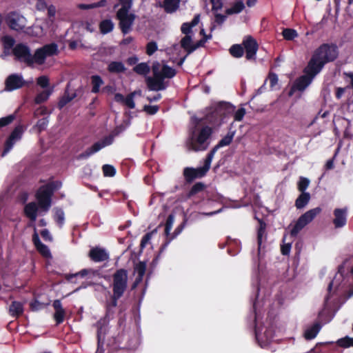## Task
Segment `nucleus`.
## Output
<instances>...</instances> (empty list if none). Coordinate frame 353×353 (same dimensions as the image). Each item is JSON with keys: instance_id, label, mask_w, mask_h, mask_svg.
Segmentation results:
<instances>
[{"instance_id": "1", "label": "nucleus", "mask_w": 353, "mask_h": 353, "mask_svg": "<svg viewBox=\"0 0 353 353\" xmlns=\"http://www.w3.org/2000/svg\"><path fill=\"white\" fill-rule=\"evenodd\" d=\"M339 56V49L335 43H323L314 50L308 61L312 73L318 74L329 63L335 61Z\"/></svg>"}, {"instance_id": "2", "label": "nucleus", "mask_w": 353, "mask_h": 353, "mask_svg": "<svg viewBox=\"0 0 353 353\" xmlns=\"http://www.w3.org/2000/svg\"><path fill=\"white\" fill-rule=\"evenodd\" d=\"M213 130L208 125L201 128H194L189 134L186 145L189 150L194 152L204 151L210 145V139Z\"/></svg>"}, {"instance_id": "3", "label": "nucleus", "mask_w": 353, "mask_h": 353, "mask_svg": "<svg viewBox=\"0 0 353 353\" xmlns=\"http://www.w3.org/2000/svg\"><path fill=\"white\" fill-rule=\"evenodd\" d=\"M61 187L59 181H53L41 185L36 192L39 208L44 212H48L52 204V196L57 190Z\"/></svg>"}, {"instance_id": "4", "label": "nucleus", "mask_w": 353, "mask_h": 353, "mask_svg": "<svg viewBox=\"0 0 353 353\" xmlns=\"http://www.w3.org/2000/svg\"><path fill=\"white\" fill-rule=\"evenodd\" d=\"M122 130V126L117 127L109 135L105 137L101 141L94 143L91 147L79 154L77 157V159H86L104 147L111 145L114 142V137L118 136Z\"/></svg>"}, {"instance_id": "5", "label": "nucleus", "mask_w": 353, "mask_h": 353, "mask_svg": "<svg viewBox=\"0 0 353 353\" xmlns=\"http://www.w3.org/2000/svg\"><path fill=\"white\" fill-rule=\"evenodd\" d=\"M12 54L14 60L21 63H24L28 67H32L34 63L37 64L35 52L31 53L30 48L23 43H17L12 49Z\"/></svg>"}, {"instance_id": "6", "label": "nucleus", "mask_w": 353, "mask_h": 353, "mask_svg": "<svg viewBox=\"0 0 353 353\" xmlns=\"http://www.w3.org/2000/svg\"><path fill=\"white\" fill-rule=\"evenodd\" d=\"M111 288L113 293L124 295L128 289V272L124 268L117 269L112 275Z\"/></svg>"}, {"instance_id": "7", "label": "nucleus", "mask_w": 353, "mask_h": 353, "mask_svg": "<svg viewBox=\"0 0 353 353\" xmlns=\"http://www.w3.org/2000/svg\"><path fill=\"white\" fill-rule=\"evenodd\" d=\"M305 75L301 76L298 78L293 85L292 86L289 95L292 96L295 90L303 91L311 83L312 79L316 75L314 73H312L310 70L308 68V64L304 69Z\"/></svg>"}, {"instance_id": "8", "label": "nucleus", "mask_w": 353, "mask_h": 353, "mask_svg": "<svg viewBox=\"0 0 353 353\" xmlns=\"http://www.w3.org/2000/svg\"><path fill=\"white\" fill-rule=\"evenodd\" d=\"M58 46L55 43L44 45L35 50V57L37 65H43L47 57L57 54Z\"/></svg>"}, {"instance_id": "9", "label": "nucleus", "mask_w": 353, "mask_h": 353, "mask_svg": "<svg viewBox=\"0 0 353 353\" xmlns=\"http://www.w3.org/2000/svg\"><path fill=\"white\" fill-rule=\"evenodd\" d=\"M136 17L134 13H116V18L119 20V27L123 34H128L132 30Z\"/></svg>"}, {"instance_id": "10", "label": "nucleus", "mask_w": 353, "mask_h": 353, "mask_svg": "<svg viewBox=\"0 0 353 353\" xmlns=\"http://www.w3.org/2000/svg\"><path fill=\"white\" fill-rule=\"evenodd\" d=\"M6 23L11 30L17 32L22 31L26 27V19L15 11L10 12L7 14Z\"/></svg>"}, {"instance_id": "11", "label": "nucleus", "mask_w": 353, "mask_h": 353, "mask_svg": "<svg viewBox=\"0 0 353 353\" xmlns=\"http://www.w3.org/2000/svg\"><path fill=\"white\" fill-rule=\"evenodd\" d=\"M242 46L245 52V58L248 60H255L256 54L259 49L256 40L252 36H247L243 39Z\"/></svg>"}, {"instance_id": "12", "label": "nucleus", "mask_w": 353, "mask_h": 353, "mask_svg": "<svg viewBox=\"0 0 353 353\" xmlns=\"http://www.w3.org/2000/svg\"><path fill=\"white\" fill-rule=\"evenodd\" d=\"M26 85V81L23 79L21 74H10L5 81V90L6 91H13L20 89Z\"/></svg>"}, {"instance_id": "13", "label": "nucleus", "mask_w": 353, "mask_h": 353, "mask_svg": "<svg viewBox=\"0 0 353 353\" xmlns=\"http://www.w3.org/2000/svg\"><path fill=\"white\" fill-rule=\"evenodd\" d=\"M207 172L203 167L196 168L187 167L184 168L183 174L185 181L188 183H190L196 179L203 178L206 175Z\"/></svg>"}, {"instance_id": "14", "label": "nucleus", "mask_w": 353, "mask_h": 353, "mask_svg": "<svg viewBox=\"0 0 353 353\" xmlns=\"http://www.w3.org/2000/svg\"><path fill=\"white\" fill-rule=\"evenodd\" d=\"M88 256L96 263L108 261L110 258L109 253L106 250L99 246L91 248L88 252Z\"/></svg>"}, {"instance_id": "15", "label": "nucleus", "mask_w": 353, "mask_h": 353, "mask_svg": "<svg viewBox=\"0 0 353 353\" xmlns=\"http://www.w3.org/2000/svg\"><path fill=\"white\" fill-rule=\"evenodd\" d=\"M214 114L218 115L217 120L215 122H223L224 119L227 117L231 110V105L228 103L220 102L214 108Z\"/></svg>"}, {"instance_id": "16", "label": "nucleus", "mask_w": 353, "mask_h": 353, "mask_svg": "<svg viewBox=\"0 0 353 353\" xmlns=\"http://www.w3.org/2000/svg\"><path fill=\"white\" fill-rule=\"evenodd\" d=\"M347 208H336L334 210L333 224L336 228L345 226L347 223Z\"/></svg>"}, {"instance_id": "17", "label": "nucleus", "mask_w": 353, "mask_h": 353, "mask_svg": "<svg viewBox=\"0 0 353 353\" xmlns=\"http://www.w3.org/2000/svg\"><path fill=\"white\" fill-rule=\"evenodd\" d=\"M52 306L54 309V313L53 314L54 320L57 325H60L65 320V310L63 309L62 303L59 299H56L53 301Z\"/></svg>"}, {"instance_id": "18", "label": "nucleus", "mask_w": 353, "mask_h": 353, "mask_svg": "<svg viewBox=\"0 0 353 353\" xmlns=\"http://www.w3.org/2000/svg\"><path fill=\"white\" fill-rule=\"evenodd\" d=\"M320 207L311 209L302 215L298 219L301 221L305 226L313 221V219L321 212Z\"/></svg>"}, {"instance_id": "19", "label": "nucleus", "mask_w": 353, "mask_h": 353, "mask_svg": "<svg viewBox=\"0 0 353 353\" xmlns=\"http://www.w3.org/2000/svg\"><path fill=\"white\" fill-rule=\"evenodd\" d=\"M145 81L148 90L151 91L164 90L168 86L167 83L157 81L154 79H152L151 77H148Z\"/></svg>"}, {"instance_id": "20", "label": "nucleus", "mask_w": 353, "mask_h": 353, "mask_svg": "<svg viewBox=\"0 0 353 353\" xmlns=\"http://www.w3.org/2000/svg\"><path fill=\"white\" fill-rule=\"evenodd\" d=\"M186 221L187 220L184 219L183 222L174 230V232L172 234H170L168 238L165 239L164 243H163L160 248V252H162L168 247L170 243L182 232L185 228Z\"/></svg>"}, {"instance_id": "21", "label": "nucleus", "mask_w": 353, "mask_h": 353, "mask_svg": "<svg viewBox=\"0 0 353 353\" xmlns=\"http://www.w3.org/2000/svg\"><path fill=\"white\" fill-rule=\"evenodd\" d=\"M38 207L35 202H30L24 207L25 215L32 221H34L37 219Z\"/></svg>"}, {"instance_id": "22", "label": "nucleus", "mask_w": 353, "mask_h": 353, "mask_svg": "<svg viewBox=\"0 0 353 353\" xmlns=\"http://www.w3.org/2000/svg\"><path fill=\"white\" fill-rule=\"evenodd\" d=\"M24 311L23 304L21 302L14 301L9 306V314L14 318L21 316Z\"/></svg>"}, {"instance_id": "23", "label": "nucleus", "mask_w": 353, "mask_h": 353, "mask_svg": "<svg viewBox=\"0 0 353 353\" xmlns=\"http://www.w3.org/2000/svg\"><path fill=\"white\" fill-rule=\"evenodd\" d=\"M321 328V324L317 322L315 323L312 327L307 329L304 332V337L306 340H312L314 339Z\"/></svg>"}, {"instance_id": "24", "label": "nucleus", "mask_w": 353, "mask_h": 353, "mask_svg": "<svg viewBox=\"0 0 353 353\" xmlns=\"http://www.w3.org/2000/svg\"><path fill=\"white\" fill-rule=\"evenodd\" d=\"M180 0H164L162 7L167 13H173L179 7Z\"/></svg>"}, {"instance_id": "25", "label": "nucleus", "mask_w": 353, "mask_h": 353, "mask_svg": "<svg viewBox=\"0 0 353 353\" xmlns=\"http://www.w3.org/2000/svg\"><path fill=\"white\" fill-rule=\"evenodd\" d=\"M108 70L110 73H123L126 68L121 61H111L108 65Z\"/></svg>"}, {"instance_id": "26", "label": "nucleus", "mask_w": 353, "mask_h": 353, "mask_svg": "<svg viewBox=\"0 0 353 353\" xmlns=\"http://www.w3.org/2000/svg\"><path fill=\"white\" fill-rule=\"evenodd\" d=\"M310 194L309 192H301L295 201V206L297 209L303 208L310 201Z\"/></svg>"}, {"instance_id": "27", "label": "nucleus", "mask_w": 353, "mask_h": 353, "mask_svg": "<svg viewBox=\"0 0 353 353\" xmlns=\"http://www.w3.org/2000/svg\"><path fill=\"white\" fill-rule=\"evenodd\" d=\"M114 27V24L111 19L102 20L99 23V30L103 34L111 32L113 30Z\"/></svg>"}, {"instance_id": "28", "label": "nucleus", "mask_w": 353, "mask_h": 353, "mask_svg": "<svg viewBox=\"0 0 353 353\" xmlns=\"http://www.w3.org/2000/svg\"><path fill=\"white\" fill-rule=\"evenodd\" d=\"M161 64L158 61H155L152 63V71L153 77L152 79L160 82H165V77L162 74V72L160 70Z\"/></svg>"}, {"instance_id": "29", "label": "nucleus", "mask_w": 353, "mask_h": 353, "mask_svg": "<svg viewBox=\"0 0 353 353\" xmlns=\"http://www.w3.org/2000/svg\"><path fill=\"white\" fill-rule=\"evenodd\" d=\"M92 84V92L98 93L100 91V87L104 83L102 78L97 74L92 75L90 77Z\"/></svg>"}, {"instance_id": "30", "label": "nucleus", "mask_w": 353, "mask_h": 353, "mask_svg": "<svg viewBox=\"0 0 353 353\" xmlns=\"http://www.w3.org/2000/svg\"><path fill=\"white\" fill-rule=\"evenodd\" d=\"M206 188V185L202 182H196L195 184L192 185L188 193L187 194V197L188 199L192 198L194 195L204 191Z\"/></svg>"}, {"instance_id": "31", "label": "nucleus", "mask_w": 353, "mask_h": 353, "mask_svg": "<svg viewBox=\"0 0 353 353\" xmlns=\"http://www.w3.org/2000/svg\"><path fill=\"white\" fill-rule=\"evenodd\" d=\"M234 133V131L229 132L214 148L218 150L220 148L229 145L233 140Z\"/></svg>"}, {"instance_id": "32", "label": "nucleus", "mask_w": 353, "mask_h": 353, "mask_svg": "<svg viewBox=\"0 0 353 353\" xmlns=\"http://www.w3.org/2000/svg\"><path fill=\"white\" fill-rule=\"evenodd\" d=\"M52 92V88L43 90L37 94L34 99L36 104H41L46 102Z\"/></svg>"}, {"instance_id": "33", "label": "nucleus", "mask_w": 353, "mask_h": 353, "mask_svg": "<svg viewBox=\"0 0 353 353\" xmlns=\"http://www.w3.org/2000/svg\"><path fill=\"white\" fill-rule=\"evenodd\" d=\"M245 5L242 1H239L234 3V4L230 8L225 10V14L227 15H231L234 14H239L243 10Z\"/></svg>"}, {"instance_id": "34", "label": "nucleus", "mask_w": 353, "mask_h": 353, "mask_svg": "<svg viewBox=\"0 0 353 353\" xmlns=\"http://www.w3.org/2000/svg\"><path fill=\"white\" fill-rule=\"evenodd\" d=\"M133 71L139 75H146L150 72V68L147 63L143 62L137 64L134 67Z\"/></svg>"}, {"instance_id": "35", "label": "nucleus", "mask_w": 353, "mask_h": 353, "mask_svg": "<svg viewBox=\"0 0 353 353\" xmlns=\"http://www.w3.org/2000/svg\"><path fill=\"white\" fill-rule=\"evenodd\" d=\"M229 51L233 57L240 58L243 55L244 48L240 44H234L230 47Z\"/></svg>"}, {"instance_id": "36", "label": "nucleus", "mask_w": 353, "mask_h": 353, "mask_svg": "<svg viewBox=\"0 0 353 353\" xmlns=\"http://www.w3.org/2000/svg\"><path fill=\"white\" fill-rule=\"evenodd\" d=\"M54 219L59 228H62L65 221V214L61 208H56Z\"/></svg>"}, {"instance_id": "37", "label": "nucleus", "mask_w": 353, "mask_h": 353, "mask_svg": "<svg viewBox=\"0 0 353 353\" xmlns=\"http://www.w3.org/2000/svg\"><path fill=\"white\" fill-rule=\"evenodd\" d=\"M119 2L121 7L117 10V13L130 12L133 5V0H119Z\"/></svg>"}, {"instance_id": "38", "label": "nucleus", "mask_w": 353, "mask_h": 353, "mask_svg": "<svg viewBox=\"0 0 353 353\" xmlns=\"http://www.w3.org/2000/svg\"><path fill=\"white\" fill-rule=\"evenodd\" d=\"M259 227L257 230V243L260 248L262 244L263 236L265 234L266 223L263 220H259Z\"/></svg>"}, {"instance_id": "39", "label": "nucleus", "mask_w": 353, "mask_h": 353, "mask_svg": "<svg viewBox=\"0 0 353 353\" xmlns=\"http://www.w3.org/2000/svg\"><path fill=\"white\" fill-rule=\"evenodd\" d=\"M161 71L165 79H172L176 74V71L174 68L165 64L163 65Z\"/></svg>"}, {"instance_id": "40", "label": "nucleus", "mask_w": 353, "mask_h": 353, "mask_svg": "<svg viewBox=\"0 0 353 353\" xmlns=\"http://www.w3.org/2000/svg\"><path fill=\"white\" fill-rule=\"evenodd\" d=\"M48 305L49 303L41 302L37 299H34L30 303V308L32 311L36 312L44 309Z\"/></svg>"}, {"instance_id": "41", "label": "nucleus", "mask_w": 353, "mask_h": 353, "mask_svg": "<svg viewBox=\"0 0 353 353\" xmlns=\"http://www.w3.org/2000/svg\"><path fill=\"white\" fill-rule=\"evenodd\" d=\"M193 45L194 43H192V37L190 35H185L181 40V46L187 52L188 54Z\"/></svg>"}, {"instance_id": "42", "label": "nucleus", "mask_w": 353, "mask_h": 353, "mask_svg": "<svg viewBox=\"0 0 353 353\" xmlns=\"http://www.w3.org/2000/svg\"><path fill=\"white\" fill-rule=\"evenodd\" d=\"M76 97V94H72L71 96L65 94L59 101L57 107L59 110H61L69 102L73 100Z\"/></svg>"}, {"instance_id": "43", "label": "nucleus", "mask_w": 353, "mask_h": 353, "mask_svg": "<svg viewBox=\"0 0 353 353\" xmlns=\"http://www.w3.org/2000/svg\"><path fill=\"white\" fill-rule=\"evenodd\" d=\"M216 148H213L210 152L207 154L206 158L204 161V165L202 166L207 172L209 171L211 165L212 159L216 152Z\"/></svg>"}, {"instance_id": "44", "label": "nucleus", "mask_w": 353, "mask_h": 353, "mask_svg": "<svg viewBox=\"0 0 353 353\" xmlns=\"http://www.w3.org/2000/svg\"><path fill=\"white\" fill-rule=\"evenodd\" d=\"M216 114H214V110L211 109V110L205 115V120L207 123L213 125H219L222 122H215L217 120Z\"/></svg>"}, {"instance_id": "45", "label": "nucleus", "mask_w": 353, "mask_h": 353, "mask_svg": "<svg viewBox=\"0 0 353 353\" xmlns=\"http://www.w3.org/2000/svg\"><path fill=\"white\" fill-rule=\"evenodd\" d=\"M4 50H10L14 47V39L10 36H4L2 39Z\"/></svg>"}, {"instance_id": "46", "label": "nucleus", "mask_w": 353, "mask_h": 353, "mask_svg": "<svg viewBox=\"0 0 353 353\" xmlns=\"http://www.w3.org/2000/svg\"><path fill=\"white\" fill-rule=\"evenodd\" d=\"M282 34L283 38L288 41H292L298 37L297 32L295 30L291 28L283 29Z\"/></svg>"}, {"instance_id": "47", "label": "nucleus", "mask_w": 353, "mask_h": 353, "mask_svg": "<svg viewBox=\"0 0 353 353\" xmlns=\"http://www.w3.org/2000/svg\"><path fill=\"white\" fill-rule=\"evenodd\" d=\"M174 220V217L173 214L168 215V216L166 219L165 224V230H164V233H165L166 238H168L170 234V230L172 228Z\"/></svg>"}, {"instance_id": "48", "label": "nucleus", "mask_w": 353, "mask_h": 353, "mask_svg": "<svg viewBox=\"0 0 353 353\" xmlns=\"http://www.w3.org/2000/svg\"><path fill=\"white\" fill-rule=\"evenodd\" d=\"M305 225L299 219L295 223L294 225L290 230V236L292 237H296L298 234L305 228Z\"/></svg>"}, {"instance_id": "49", "label": "nucleus", "mask_w": 353, "mask_h": 353, "mask_svg": "<svg viewBox=\"0 0 353 353\" xmlns=\"http://www.w3.org/2000/svg\"><path fill=\"white\" fill-rule=\"evenodd\" d=\"M352 342L353 341H352V338H350V337L347 336H345L343 338L339 339L336 341V344L339 347H344V348H347V347H350L351 346H353V343Z\"/></svg>"}, {"instance_id": "50", "label": "nucleus", "mask_w": 353, "mask_h": 353, "mask_svg": "<svg viewBox=\"0 0 353 353\" xmlns=\"http://www.w3.org/2000/svg\"><path fill=\"white\" fill-rule=\"evenodd\" d=\"M102 170L105 176L112 177L116 174V169L113 165L109 164L103 165Z\"/></svg>"}, {"instance_id": "51", "label": "nucleus", "mask_w": 353, "mask_h": 353, "mask_svg": "<svg viewBox=\"0 0 353 353\" xmlns=\"http://www.w3.org/2000/svg\"><path fill=\"white\" fill-rule=\"evenodd\" d=\"M310 185V180L305 177L301 176L297 184V188L301 192H305V190Z\"/></svg>"}, {"instance_id": "52", "label": "nucleus", "mask_w": 353, "mask_h": 353, "mask_svg": "<svg viewBox=\"0 0 353 353\" xmlns=\"http://www.w3.org/2000/svg\"><path fill=\"white\" fill-rule=\"evenodd\" d=\"M122 296L123 295L112 292V294L111 295L110 300L106 301L105 305L116 308L118 305L119 299H120Z\"/></svg>"}, {"instance_id": "53", "label": "nucleus", "mask_w": 353, "mask_h": 353, "mask_svg": "<svg viewBox=\"0 0 353 353\" xmlns=\"http://www.w3.org/2000/svg\"><path fill=\"white\" fill-rule=\"evenodd\" d=\"M146 270V262L139 261L134 267L137 276H144Z\"/></svg>"}, {"instance_id": "54", "label": "nucleus", "mask_w": 353, "mask_h": 353, "mask_svg": "<svg viewBox=\"0 0 353 353\" xmlns=\"http://www.w3.org/2000/svg\"><path fill=\"white\" fill-rule=\"evenodd\" d=\"M134 95L135 92H133L128 94L124 99L123 103L130 109H133L135 108V103L134 101Z\"/></svg>"}, {"instance_id": "55", "label": "nucleus", "mask_w": 353, "mask_h": 353, "mask_svg": "<svg viewBox=\"0 0 353 353\" xmlns=\"http://www.w3.org/2000/svg\"><path fill=\"white\" fill-rule=\"evenodd\" d=\"M36 249L44 257L48 258L51 256V253L48 247L43 243L36 247Z\"/></svg>"}, {"instance_id": "56", "label": "nucleus", "mask_w": 353, "mask_h": 353, "mask_svg": "<svg viewBox=\"0 0 353 353\" xmlns=\"http://www.w3.org/2000/svg\"><path fill=\"white\" fill-rule=\"evenodd\" d=\"M23 134V128L21 125L17 126L9 136L11 139L14 141L19 140L21 138Z\"/></svg>"}, {"instance_id": "57", "label": "nucleus", "mask_w": 353, "mask_h": 353, "mask_svg": "<svg viewBox=\"0 0 353 353\" xmlns=\"http://www.w3.org/2000/svg\"><path fill=\"white\" fill-rule=\"evenodd\" d=\"M91 272V270L88 269H83L79 272H77L75 274H70L65 276V279L68 281H70L72 278L77 277V276H81V277H85L88 274V273Z\"/></svg>"}, {"instance_id": "58", "label": "nucleus", "mask_w": 353, "mask_h": 353, "mask_svg": "<svg viewBox=\"0 0 353 353\" xmlns=\"http://www.w3.org/2000/svg\"><path fill=\"white\" fill-rule=\"evenodd\" d=\"M158 49L155 41H150L146 45V54L149 56L152 55Z\"/></svg>"}, {"instance_id": "59", "label": "nucleus", "mask_w": 353, "mask_h": 353, "mask_svg": "<svg viewBox=\"0 0 353 353\" xmlns=\"http://www.w3.org/2000/svg\"><path fill=\"white\" fill-rule=\"evenodd\" d=\"M48 124V118H42L37 121L36 127L37 128L39 132H42L46 129Z\"/></svg>"}, {"instance_id": "60", "label": "nucleus", "mask_w": 353, "mask_h": 353, "mask_svg": "<svg viewBox=\"0 0 353 353\" xmlns=\"http://www.w3.org/2000/svg\"><path fill=\"white\" fill-rule=\"evenodd\" d=\"M143 110L147 114L154 115L159 111V107L158 105H145Z\"/></svg>"}, {"instance_id": "61", "label": "nucleus", "mask_w": 353, "mask_h": 353, "mask_svg": "<svg viewBox=\"0 0 353 353\" xmlns=\"http://www.w3.org/2000/svg\"><path fill=\"white\" fill-rule=\"evenodd\" d=\"M223 0H210L212 3V10L213 12H217L222 9L223 6Z\"/></svg>"}, {"instance_id": "62", "label": "nucleus", "mask_w": 353, "mask_h": 353, "mask_svg": "<svg viewBox=\"0 0 353 353\" xmlns=\"http://www.w3.org/2000/svg\"><path fill=\"white\" fill-rule=\"evenodd\" d=\"M37 84L43 88H46L49 85V79L46 76H41L37 79Z\"/></svg>"}, {"instance_id": "63", "label": "nucleus", "mask_w": 353, "mask_h": 353, "mask_svg": "<svg viewBox=\"0 0 353 353\" xmlns=\"http://www.w3.org/2000/svg\"><path fill=\"white\" fill-rule=\"evenodd\" d=\"M14 119V116L13 114L8 115L5 117H2L0 119V128L6 126L11 123Z\"/></svg>"}, {"instance_id": "64", "label": "nucleus", "mask_w": 353, "mask_h": 353, "mask_svg": "<svg viewBox=\"0 0 353 353\" xmlns=\"http://www.w3.org/2000/svg\"><path fill=\"white\" fill-rule=\"evenodd\" d=\"M14 140L11 139V138L8 137V139L6 140L4 145V149L2 153V156H5L13 147V145L14 143Z\"/></svg>"}]
</instances>
